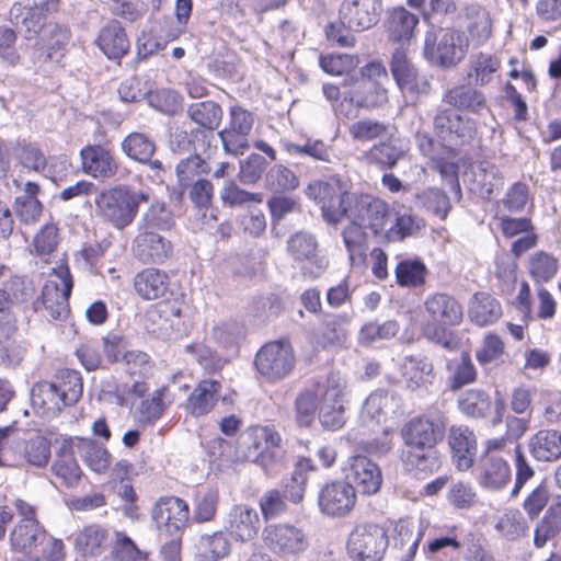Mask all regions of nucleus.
I'll use <instances>...</instances> for the list:
<instances>
[{
    "instance_id": "nucleus-8",
    "label": "nucleus",
    "mask_w": 561,
    "mask_h": 561,
    "mask_svg": "<svg viewBox=\"0 0 561 561\" xmlns=\"http://www.w3.org/2000/svg\"><path fill=\"white\" fill-rule=\"evenodd\" d=\"M263 541L270 551L286 561L298 560L310 546L306 530L289 523L267 525L263 530Z\"/></svg>"
},
{
    "instance_id": "nucleus-45",
    "label": "nucleus",
    "mask_w": 561,
    "mask_h": 561,
    "mask_svg": "<svg viewBox=\"0 0 561 561\" xmlns=\"http://www.w3.org/2000/svg\"><path fill=\"white\" fill-rule=\"evenodd\" d=\"M405 150L399 139L389 137L375 144L366 153L367 161L380 168L392 169L403 157Z\"/></svg>"
},
{
    "instance_id": "nucleus-18",
    "label": "nucleus",
    "mask_w": 561,
    "mask_h": 561,
    "mask_svg": "<svg viewBox=\"0 0 561 561\" xmlns=\"http://www.w3.org/2000/svg\"><path fill=\"white\" fill-rule=\"evenodd\" d=\"M318 417L322 427L329 431H337L345 424L343 388L333 378H329L322 389Z\"/></svg>"
},
{
    "instance_id": "nucleus-64",
    "label": "nucleus",
    "mask_w": 561,
    "mask_h": 561,
    "mask_svg": "<svg viewBox=\"0 0 561 561\" xmlns=\"http://www.w3.org/2000/svg\"><path fill=\"white\" fill-rule=\"evenodd\" d=\"M23 458L31 466L45 467L50 459V442L42 435L31 437L24 443Z\"/></svg>"
},
{
    "instance_id": "nucleus-2",
    "label": "nucleus",
    "mask_w": 561,
    "mask_h": 561,
    "mask_svg": "<svg viewBox=\"0 0 561 561\" xmlns=\"http://www.w3.org/2000/svg\"><path fill=\"white\" fill-rule=\"evenodd\" d=\"M82 392L80 373L62 369L57 373L54 381H39L32 387L31 402L42 414L56 415L65 407L77 403Z\"/></svg>"
},
{
    "instance_id": "nucleus-25",
    "label": "nucleus",
    "mask_w": 561,
    "mask_h": 561,
    "mask_svg": "<svg viewBox=\"0 0 561 561\" xmlns=\"http://www.w3.org/2000/svg\"><path fill=\"white\" fill-rule=\"evenodd\" d=\"M401 408L402 399L397 392L378 389L365 400L362 408V417L380 422L400 413Z\"/></svg>"
},
{
    "instance_id": "nucleus-19",
    "label": "nucleus",
    "mask_w": 561,
    "mask_h": 561,
    "mask_svg": "<svg viewBox=\"0 0 561 561\" xmlns=\"http://www.w3.org/2000/svg\"><path fill=\"white\" fill-rule=\"evenodd\" d=\"M82 171L94 179H110L118 164L110 149L101 145H87L80 150Z\"/></svg>"
},
{
    "instance_id": "nucleus-50",
    "label": "nucleus",
    "mask_w": 561,
    "mask_h": 561,
    "mask_svg": "<svg viewBox=\"0 0 561 561\" xmlns=\"http://www.w3.org/2000/svg\"><path fill=\"white\" fill-rule=\"evenodd\" d=\"M426 265L419 259H404L394 268L397 284L400 287L415 288L425 283Z\"/></svg>"
},
{
    "instance_id": "nucleus-37",
    "label": "nucleus",
    "mask_w": 561,
    "mask_h": 561,
    "mask_svg": "<svg viewBox=\"0 0 561 561\" xmlns=\"http://www.w3.org/2000/svg\"><path fill=\"white\" fill-rule=\"evenodd\" d=\"M529 451L538 461H554L561 457V432L540 430L529 440Z\"/></svg>"
},
{
    "instance_id": "nucleus-1",
    "label": "nucleus",
    "mask_w": 561,
    "mask_h": 561,
    "mask_svg": "<svg viewBox=\"0 0 561 561\" xmlns=\"http://www.w3.org/2000/svg\"><path fill=\"white\" fill-rule=\"evenodd\" d=\"M445 434V422L437 416H426L410 420L401 430L405 449L401 459L409 470L432 473L442 466L439 454L435 446Z\"/></svg>"
},
{
    "instance_id": "nucleus-43",
    "label": "nucleus",
    "mask_w": 561,
    "mask_h": 561,
    "mask_svg": "<svg viewBox=\"0 0 561 561\" xmlns=\"http://www.w3.org/2000/svg\"><path fill=\"white\" fill-rule=\"evenodd\" d=\"M467 30L477 45L484 44L492 34V21L489 11L480 4L466 7Z\"/></svg>"
},
{
    "instance_id": "nucleus-61",
    "label": "nucleus",
    "mask_w": 561,
    "mask_h": 561,
    "mask_svg": "<svg viewBox=\"0 0 561 561\" xmlns=\"http://www.w3.org/2000/svg\"><path fill=\"white\" fill-rule=\"evenodd\" d=\"M398 332L399 323L396 320H388L382 323L370 321L362 327L358 342L362 345H369L377 341L392 339Z\"/></svg>"
},
{
    "instance_id": "nucleus-29",
    "label": "nucleus",
    "mask_w": 561,
    "mask_h": 561,
    "mask_svg": "<svg viewBox=\"0 0 561 561\" xmlns=\"http://www.w3.org/2000/svg\"><path fill=\"white\" fill-rule=\"evenodd\" d=\"M51 472L67 488L78 484L81 478V469L75 458L71 439L61 442L51 465Z\"/></svg>"
},
{
    "instance_id": "nucleus-3",
    "label": "nucleus",
    "mask_w": 561,
    "mask_h": 561,
    "mask_svg": "<svg viewBox=\"0 0 561 561\" xmlns=\"http://www.w3.org/2000/svg\"><path fill=\"white\" fill-rule=\"evenodd\" d=\"M352 193L350 183L337 175L313 180L305 188L306 196L320 207L323 220L331 226L342 221Z\"/></svg>"
},
{
    "instance_id": "nucleus-9",
    "label": "nucleus",
    "mask_w": 561,
    "mask_h": 561,
    "mask_svg": "<svg viewBox=\"0 0 561 561\" xmlns=\"http://www.w3.org/2000/svg\"><path fill=\"white\" fill-rule=\"evenodd\" d=\"M390 215L388 204L381 198L353 192L343 218L355 220L370 230L374 236H378L385 232Z\"/></svg>"
},
{
    "instance_id": "nucleus-63",
    "label": "nucleus",
    "mask_w": 561,
    "mask_h": 561,
    "mask_svg": "<svg viewBox=\"0 0 561 561\" xmlns=\"http://www.w3.org/2000/svg\"><path fill=\"white\" fill-rule=\"evenodd\" d=\"M495 529L507 540H515L526 534L528 525L518 510H508L499 517Z\"/></svg>"
},
{
    "instance_id": "nucleus-5",
    "label": "nucleus",
    "mask_w": 561,
    "mask_h": 561,
    "mask_svg": "<svg viewBox=\"0 0 561 561\" xmlns=\"http://www.w3.org/2000/svg\"><path fill=\"white\" fill-rule=\"evenodd\" d=\"M148 201L146 192L117 186L101 192L95 198V206L104 220L116 229H124L134 221L139 205Z\"/></svg>"
},
{
    "instance_id": "nucleus-57",
    "label": "nucleus",
    "mask_w": 561,
    "mask_h": 561,
    "mask_svg": "<svg viewBox=\"0 0 561 561\" xmlns=\"http://www.w3.org/2000/svg\"><path fill=\"white\" fill-rule=\"evenodd\" d=\"M172 314L175 317H180L181 310L180 308H172L168 310L162 307L150 308L146 314L144 320V327L148 333L154 335L156 337H165L169 335V331L172 327L168 316Z\"/></svg>"
},
{
    "instance_id": "nucleus-14",
    "label": "nucleus",
    "mask_w": 561,
    "mask_h": 561,
    "mask_svg": "<svg viewBox=\"0 0 561 561\" xmlns=\"http://www.w3.org/2000/svg\"><path fill=\"white\" fill-rule=\"evenodd\" d=\"M355 503V488L343 480L325 483L318 494L320 511L332 517L345 516L353 510Z\"/></svg>"
},
{
    "instance_id": "nucleus-15",
    "label": "nucleus",
    "mask_w": 561,
    "mask_h": 561,
    "mask_svg": "<svg viewBox=\"0 0 561 561\" xmlns=\"http://www.w3.org/2000/svg\"><path fill=\"white\" fill-rule=\"evenodd\" d=\"M457 404L460 412L471 419H485L494 405L493 424L501 423L506 411L505 401L499 393L492 404L491 397L482 389H469L461 392Z\"/></svg>"
},
{
    "instance_id": "nucleus-59",
    "label": "nucleus",
    "mask_w": 561,
    "mask_h": 561,
    "mask_svg": "<svg viewBox=\"0 0 561 561\" xmlns=\"http://www.w3.org/2000/svg\"><path fill=\"white\" fill-rule=\"evenodd\" d=\"M375 104L371 95L363 92L358 87L356 90L343 95L341 102L334 105V112L337 117L355 118L360 107H369Z\"/></svg>"
},
{
    "instance_id": "nucleus-33",
    "label": "nucleus",
    "mask_w": 561,
    "mask_h": 561,
    "mask_svg": "<svg viewBox=\"0 0 561 561\" xmlns=\"http://www.w3.org/2000/svg\"><path fill=\"white\" fill-rule=\"evenodd\" d=\"M221 383L216 380H202L187 399V410L194 416L208 414L220 397Z\"/></svg>"
},
{
    "instance_id": "nucleus-36",
    "label": "nucleus",
    "mask_w": 561,
    "mask_h": 561,
    "mask_svg": "<svg viewBox=\"0 0 561 561\" xmlns=\"http://www.w3.org/2000/svg\"><path fill=\"white\" fill-rule=\"evenodd\" d=\"M401 373L407 388L414 391L432 382L433 365L426 357L410 355L404 357Z\"/></svg>"
},
{
    "instance_id": "nucleus-7",
    "label": "nucleus",
    "mask_w": 561,
    "mask_h": 561,
    "mask_svg": "<svg viewBox=\"0 0 561 561\" xmlns=\"http://www.w3.org/2000/svg\"><path fill=\"white\" fill-rule=\"evenodd\" d=\"M295 364L294 348L285 339L265 343L254 357L256 371L268 382H277L288 377Z\"/></svg>"
},
{
    "instance_id": "nucleus-58",
    "label": "nucleus",
    "mask_w": 561,
    "mask_h": 561,
    "mask_svg": "<svg viewBox=\"0 0 561 561\" xmlns=\"http://www.w3.org/2000/svg\"><path fill=\"white\" fill-rule=\"evenodd\" d=\"M210 172V167L206 160L198 154H192L180 160L175 168L178 182L182 187L190 186L195 182V178L206 175Z\"/></svg>"
},
{
    "instance_id": "nucleus-49",
    "label": "nucleus",
    "mask_w": 561,
    "mask_h": 561,
    "mask_svg": "<svg viewBox=\"0 0 561 561\" xmlns=\"http://www.w3.org/2000/svg\"><path fill=\"white\" fill-rule=\"evenodd\" d=\"M121 149L129 159L147 163L154 154L156 144L148 135L134 131L123 139Z\"/></svg>"
},
{
    "instance_id": "nucleus-40",
    "label": "nucleus",
    "mask_w": 561,
    "mask_h": 561,
    "mask_svg": "<svg viewBox=\"0 0 561 561\" xmlns=\"http://www.w3.org/2000/svg\"><path fill=\"white\" fill-rule=\"evenodd\" d=\"M365 227L355 220H350L348 225L342 230V239L348 254L352 266H359L366 260V233Z\"/></svg>"
},
{
    "instance_id": "nucleus-54",
    "label": "nucleus",
    "mask_w": 561,
    "mask_h": 561,
    "mask_svg": "<svg viewBox=\"0 0 561 561\" xmlns=\"http://www.w3.org/2000/svg\"><path fill=\"white\" fill-rule=\"evenodd\" d=\"M174 226L172 211L163 202H154L150 205L138 222L139 230H170Z\"/></svg>"
},
{
    "instance_id": "nucleus-28",
    "label": "nucleus",
    "mask_w": 561,
    "mask_h": 561,
    "mask_svg": "<svg viewBox=\"0 0 561 561\" xmlns=\"http://www.w3.org/2000/svg\"><path fill=\"white\" fill-rule=\"evenodd\" d=\"M95 44L108 59L123 58L130 47L126 32L118 21H111L103 26Z\"/></svg>"
},
{
    "instance_id": "nucleus-48",
    "label": "nucleus",
    "mask_w": 561,
    "mask_h": 561,
    "mask_svg": "<svg viewBox=\"0 0 561 561\" xmlns=\"http://www.w3.org/2000/svg\"><path fill=\"white\" fill-rule=\"evenodd\" d=\"M78 453L83 462L94 472H105L111 465L108 450L90 438H79L77 444Z\"/></svg>"
},
{
    "instance_id": "nucleus-17",
    "label": "nucleus",
    "mask_w": 561,
    "mask_h": 561,
    "mask_svg": "<svg viewBox=\"0 0 561 561\" xmlns=\"http://www.w3.org/2000/svg\"><path fill=\"white\" fill-rule=\"evenodd\" d=\"M381 10V0H343L339 19L348 28L362 32L377 24Z\"/></svg>"
},
{
    "instance_id": "nucleus-12",
    "label": "nucleus",
    "mask_w": 561,
    "mask_h": 561,
    "mask_svg": "<svg viewBox=\"0 0 561 561\" xmlns=\"http://www.w3.org/2000/svg\"><path fill=\"white\" fill-rule=\"evenodd\" d=\"M152 518L162 536H181L190 518L187 503L176 496L161 497L152 510Z\"/></svg>"
},
{
    "instance_id": "nucleus-4",
    "label": "nucleus",
    "mask_w": 561,
    "mask_h": 561,
    "mask_svg": "<svg viewBox=\"0 0 561 561\" xmlns=\"http://www.w3.org/2000/svg\"><path fill=\"white\" fill-rule=\"evenodd\" d=\"M468 50V38L458 30L431 27L425 32L423 56L434 66L450 68L459 64Z\"/></svg>"
},
{
    "instance_id": "nucleus-30",
    "label": "nucleus",
    "mask_w": 561,
    "mask_h": 561,
    "mask_svg": "<svg viewBox=\"0 0 561 561\" xmlns=\"http://www.w3.org/2000/svg\"><path fill=\"white\" fill-rule=\"evenodd\" d=\"M512 478L507 461L496 455H486L480 465L479 482L481 486L491 491L505 488Z\"/></svg>"
},
{
    "instance_id": "nucleus-34",
    "label": "nucleus",
    "mask_w": 561,
    "mask_h": 561,
    "mask_svg": "<svg viewBox=\"0 0 561 561\" xmlns=\"http://www.w3.org/2000/svg\"><path fill=\"white\" fill-rule=\"evenodd\" d=\"M419 24V16L400 7L389 11L387 32L389 39L402 46L411 41Z\"/></svg>"
},
{
    "instance_id": "nucleus-46",
    "label": "nucleus",
    "mask_w": 561,
    "mask_h": 561,
    "mask_svg": "<svg viewBox=\"0 0 561 561\" xmlns=\"http://www.w3.org/2000/svg\"><path fill=\"white\" fill-rule=\"evenodd\" d=\"M280 145L289 154L309 157L314 161L331 163L334 158L333 149L320 139L308 138L304 144L283 140Z\"/></svg>"
},
{
    "instance_id": "nucleus-60",
    "label": "nucleus",
    "mask_w": 561,
    "mask_h": 561,
    "mask_svg": "<svg viewBox=\"0 0 561 561\" xmlns=\"http://www.w3.org/2000/svg\"><path fill=\"white\" fill-rule=\"evenodd\" d=\"M219 504V493L216 489H203L196 493L193 519L206 523L214 519Z\"/></svg>"
},
{
    "instance_id": "nucleus-42",
    "label": "nucleus",
    "mask_w": 561,
    "mask_h": 561,
    "mask_svg": "<svg viewBox=\"0 0 561 561\" xmlns=\"http://www.w3.org/2000/svg\"><path fill=\"white\" fill-rule=\"evenodd\" d=\"M195 548L197 561H218L230 553V541L226 533L216 531L201 536Z\"/></svg>"
},
{
    "instance_id": "nucleus-38",
    "label": "nucleus",
    "mask_w": 561,
    "mask_h": 561,
    "mask_svg": "<svg viewBox=\"0 0 561 561\" xmlns=\"http://www.w3.org/2000/svg\"><path fill=\"white\" fill-rule=\"evenodd\" d=\"M470 320L479 327L496 322L502 316V307L497 299L485 293L474 294L468 311Z\"/></svg>"
},
{
    "instance_id": "nucleus-62",
    "label": "nucleus",
    "mask_w": 561,
    "mask_h": 561,
    "mask_svg": "<svg viewBox=\"0 0 561 561\" xmlns=\"http://www.w3.org/2000/svg\"><path fill=\"white\" fill-rule=\"evenodd\" d=\"M251 443L248 448L247 457L252 460L253 456L264 447H278L282 443L279 433L272 426H254L248 432Z\"/></svg>"
},
{
    "instance_id": "nucleus-23",
    "label": "nucleus",
    "mask_w": 561,
    "mask_h": 561,
    "mask_svg": "<svg viewBox=\"0 0 561 561\" xmlns=\"http://www.w3.org/2000/svg\"><path fill=\"white\" fill-rule=\"evenodd\" d=\"M424 308L434 322L453 327L458 325L463 318L462 306L453 295L447 293L430 294L424 301Z\"/></svg>"
},
{
    "instance_id": "nucleus-52",
    "label": "nucleus",
    "mask_w": 561,
    "mask_h": 561,
    "mask_svg": "<svg viewBox=\"0 0 561 561\" xmlns=\"http://www.w3.org/2000/svg\"><path fill=\"white\" fill-rule=\"evenodd\" d=\"M414 204L416 207L424 208L439 219H445L451 208L449 197L443 190L437 187H427L416 193Z\"/></svg>"
},
{
    "instance_id": "nucleus-39",
    "label": "nucleus",
    "mask_w": 561,
    "mask_h": 561,
    "mask_svg": "<svg viewBox=\"0 0 561 561\" xmlns=\"http://www.w3.org/2000/svg\"><path fill=\"white\" fill-rule=\"evenodd\" d=\"M561 531V502L552 504L537 522L534 529V547L542 549Z\"/></svg>"
},
{
    "instance_id": "nucleus-20",
    "label": "nucleus",
    "mask_w": 561,
    "mask_h": 561,
    "mask_svg": "<svg viewBox=\"0 0 561 561\" xmlns=\"http://www.w3.org/2000/svg\"><path fill=\"white\" fill-rule=\"evenodd\" d=\"M133 252L144 264H161L171 255L172 244L154 231L139 230L133 243Z\"/></svg>"
},
{
    "instance_id": "nucleus-47",
    "label": "nucleus",
    "mask_w": 561,
    "mask_h": 561,
    "mask_svg": "<svg viewBox=\"0 0 561 561\" xmlns=\"http://www.w3.org/2000/svg\"><path fill=\"white\" fill-rule=\"evenodd\" d=\"M186 114L192 122L208 131L217 129L222 119V108L215 101L192 103L188 105Z\"/></svg>"
},
{
    "instance_id": "nucleus-13",
    "label": "nucleus",
    "mask_w": 561,
    "mask_h": 561,
    "mask_svg": "<svg viewBox=\"0 0 561 561\" xmlns=\"http://www.w3.org/2000/svg\"><path fill=\"white\" fill-rule=\"evenodd\" d=\"M434 130L443 141L457 146L472 139L476 124L453 108H438L434 116Z\"/></svg>"
},
{
    "instance_id": "nucleus-35",
    "label": "nucleus",
    "mask_w": 561,
    "mask_h": 561,
    "mask_svg": "<svg viewBox=\"0 0 561 561\" xmlns=\"http://www.w3.org/2000/svg\"><path fill=\"white\" fill-rule=\"evenodd\" d=\"M443 101L457 110L468 111L474 114L486 107L485 98L470 84H459L447 90Z\"/></svg>"
},
{
    "instance_id": "nucleus-31",
    "label": "nucleus",
    "mask_w": 561,
    "mask_h": 561,
    "mask_svg": "<svg viewBox=\"0 0 561 561\" xmlns=\"http://www.w3.org/2000/svg\"><path fill=\"white\" fill-rule=\"evenodd\" d=\"M472 187L482 198H489L504 184V175L497 165L490 161H480L471 165Z\"/></svg>"
},
{
    "instance_id": "nucleus-56",
    "label": "nucleus",
    "mask_w": 561,
    "mask_h": 561,
    "mask_svg": "<svg viewBox=\"0 0 561 561\" xmlns=\"http://www.w3.org/2000/svg\"><path fill=\"white\" fill-rule=\"evenodd\" d=\"M559 270L558 259L552 254L538 251L530 255L528 271L537 283H546L552 279Z\"/></svg>"
},
{
    "instance_id": "nucleus-22",
    "label": "nucleus",
    "mask_w": 561,
    "mask_h": 561,
    "mask_svg": "<svg viewBox=\"0 0 561 561\" xmlns=\"http://www.w3.org/2000/svg\"><path fill=\"white\" fill-rule=\"evenodd\" d=\"M225 528L236 541H251L260 529L259 514L248 505H234L227 515Z\"/></svg>"
},
{
    "instance_id": "nucleus-21",
    "label": "nucleus",
    "mask_w": 561,
    "mask_h": 561,
    "mask_svg": "<svg viewBox=\"0 0 561 561\" xmlns=\"http://www.w3.org/2000/svg\"><path fill=\"white\" fill-rule=\"evenodd\" d=\"M448 445L458 470L472 467L477 455V436L472 430L466 425H453L448 432Z\"/></svg>"
},
{
    "instance_id": "nucleus-6",
    "label": "nucleus",
    "mask_w": 561,
    "mask_h": 561,
    "mask_svg": "<svg viewBox=\"0 0 561 561\" xmlns=\"http://www.w3.org/2000/svg\"><path fill=\"white\" fill-rule=\"evenodd\" d=\"M73 287L72 277L67 266L54 270L44 284L41 298L33 304L36 312H42L48 320H64L69 313V297Z\"/></svg>"
},
{
    "instance_id": "nucleus-11",
    "label": "nucleus",
    "mask_w": 561,
    "mask_h": 561,
    "mask_svg": "<svg viewBox=\"0 0 561 561\" xmlns=\"http://www.w3.org/2000/svg\"><path fill=\"white\" fill-rule=\"evenodd\" d=\"M288 255L297 263H308L304 270L313 278L319 277L328 267L329 261L325 256L319 255V242L317 237L308 231H297L291 234L286 244Z\"/></svg>"
},
{
    "instance_id": "nucleus-26",
    "label": "nucleus",
    "mask_w": 561,
    "mask_h": 561,
    "mask_svg": "<svg viewBox=\"0 0 561 561\" xmlns=\"http://www.w3.org/2000/svg\"><path fill=\"white\" fill-rule=\"evenodd\" d=\"M46 537V530L37 519H21L10 534L11 550L32 553Z\"/></svg>"
},
{
    "instance_id": "nucleus-44",
    "label": "nucleus",
    "mask_w": 561,
    "mask_h": 561,
    "mask_svg": "<svg viewBox=\"0 0 561 561\" xmlns=\"http://www.w3.org/2000/svg\"><path fill=\"white\" fill-rule=\"evenodd\" d=\"M350 317L346 313L323 312L320 316V340L324 347L341 345L346 339L345 325Z\"/></svg>"
},
{
    "instance_id": "nucleus-27",
    "label": "nucleus",
    "mask_w": 561,
    "mask_h": 561,
    "mask_svg": "<svg viewBox=\"0 0 561 561\" xmlns=\"http://www.w3.org/2000/svg\"><path fill=\"white\" fill-rule=\"evenodd\" d=\"M390 71L401 91L412 94L422 92L417 70L408 58L402 46L396 48L392 53Z\"/></svg>"
},
{
    "instance_id": "nucleus-53",
    "label": "nucleus",
    "mask_w": 561,
    "mask_h": 561,
    "mask_svg": "<svg viewBox=\"0 0 561 561\" xmlns=\"http://www.w3.org/2000/svg\"><path fill=\"white\" fill-rule=\"evenodd\" d=\"M168 389L162 387L153 391L150 398L142 399L135 408V415L142 424H153L165 411Z\"/></svg>"
},
{
    "instance_id": "nucleus-10",
    "label": "nucleus",
    "mask_w": 561,
    "mask_h": 561,
    "mask_svg": "<svg viewBox=\"0 0 561 561\" xmlns=\"http://www.w3.org/2000/svg\"><path fill=\"white\" fill-rule=\"evenodd\" d=\"M387 547L385 529L375 524L357 526L347 542L348 554L355 561H380Z\"/></svg>"
},
{
    "instance_id": "nucleus-41",
    "label": "nucleus",
    "mask_w": 561,
    "mask_h": 561,
    "mask_svg": "<svg viewBox=\"0 0 561 561\" xmlns=\"http://www.w3.org/2000/svg\"><path fill=\"white\" fill-rule=\"evenodd\" d=\"M322 389H325V383H316L298 393L295 411L296 421L300 427H309L313 423L318 401L322 400Z\"/></svg>"
},
{
    "instance_id": "nucleus-24",
    "label": "nucleus",
    "mask_w": 561,
    "mask_h": 561,
    "mask_svg": "<svg viewBox=\"0 0 561 561\" xmlns=\"http://www.w3.org/2000/svg\"><path fill=\"white\" fill-rule=\"evenodd\" d=\"M111 541L110 529L106 526L91 523L77 531L73 545L83 557L95 558L108 549Z\"/></svg>"
},
{
    "instance_id": "nucleus-16",
    "label": "nucleus",
    "mask_w": 561,
    "mask_h": 561,
    "mask_svg": "<svg viewBox=\"0 0 561 561\" xmlns=\"http://www.w3.org/2000/svg\"><path fill=\"white\" fill-rule=\"evenodd\" d=\"M344 473L346 482L363 494H375L382 483V474L378 465L363 455L352 456L347 467L344 468Z\"/></svg>"
},
{
    "instance_id": "nucleus-55",
    "label": "nucleus",
    "mask_w": 561,
    "mask_h": 561,
    "mask_svg": "<svg viewBox=\"0 0 561 561\" xmlns=\"http://www.w3.org/2000/svg\"><path fill=\"white\" fill-rule=\"evenodd\" d=\"M447 369L451 373L450 389L456 391L477 379V370L470 355L462 352L459 359L449 360Z\"/></svg>"
},
{
    "instance_id": "nucleus-32",
    "label": "nucleus",
    "mask_w": 561,
    "mask_h": 561,
    "mask_svg": "<svg viewBox=\"0 0 561 561\" xmlns=\"http://www.w3.org/2000/svg\"><path fill=\"white\" fill-rule=\"evenodd\" d=\"M134 288L142 299H159L169 289V276L158 268H145L135 275Z\"/></svg>"
},
{
    "instance_id": "nucleus-51",
    "label": "nucleus",
    "mask_w": 561,
    "mask_h": 561,
    "mask_svg": "<svg viewBox=\"0 0 561 561\" xmlns=\"http://www.w3.org/2000/svg\"><path fill=\"white\" fill-rule=\"evenodd\" d=\"M50 38L48 45L36 48L37 59L41 61L58 62L62 57V49L70 39V30L60 24H49Z\"/></svg>"
}]
</instances>
